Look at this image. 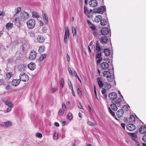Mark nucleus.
Here are the masks:
<instances>
[{
	"label": "nucleus",
	"mask_w": 146,
	"mask_h": 146,
	"mask_svg": "<svg viewBox=\"0 0 146 146\" xmlns=\"http://www.w3.org/2000/svg\"><path fill=\"white\" fill-rule=\"evenodd\" d=\"M89 3L91 7H93L97 6L98 4L96 0H90L89 2Z\"/></svg>",
	"instance_id": "nucleus-13"
},
{
	"label": "nucleus",
	"mask_w": 146,
	"mask_h": 146,
	"mask_svg": "<svg viewBox=\"0 0 146 146\" xmlns=\"http://www.w3.org/2000/svg\"><path fill=\"white\" fill-rule=\"evenodd\" d=\"M45 48V46H40L38 50L39 52L40 53H42L44 52V50Z\"/></svg>",
	"instance_id": "nucleus-35"
},
{
	"label": "nucleus",
	"mask_w": 146,
	"mask_h": 146,
	"mask_svg": "<svg viewBox=\"0 0 146 146\" xmlns=\"http://www.w3.org/2000/svg\"><path fill=\"white\" fill-rule=\"evenodd\" d=\"M68 71H69V72L70 74L72 75H73V72L70 67H68Z\"/></svg>",
	"instance_id": "nucleus-55"
},
{
	"label": "nucleus",
	"mask_w": 146,
	"mask_h": 146,
	"mask_svg": "<svg viewBox=\"0 0 146 146\" xmlns=\"http://www.w3.org/2000/svg\"><path fill=\"white\" fill-rule=\"evenodd\" d=\"M123 109H120L116 112V114L118 116V117L121 118L123 116Z\"/></svg>",
	"instance_id": "nucleus-18"
},
{
	"label": "nucleus",
	"mask_w": 146,
	"mask_h": 146,
	"mask_svg": "<svg viewBox=\"0 0 146 146\" xmlns=\"http://www.w3.org/2000/svg\"><path fill=\"white\" fill-rule=\"evenodd\" d=\"M64 110L62 109H60L59 112V114L60 115H63L64 113Z\"/></svg>",
	"instance_id": "nucleus-50"
},
{
	"label": "nucleus",
	"mask_w": 146,
	"mask_h": 146,
	"mask_svg": "<svg viewBox=\"0 0 146 146\" xmlns=\"http://www.w3.org/2000/svg\"><path fill=\"white\" fill-rule=\"evenodd\" d=\"M45 40L44 37L42 36H38L37 37V40L38 43H42L44 42Z\"/></svg>",
	"instance_id": "nucleus-21"
},
{
	"label": "nucleus",
	"mask_w": 146,
	"mask_h": 146,
	"mask_svg": "<svg viewBox=\"0 0 146 146\" xmlns=\"http://www.w3.org/2000/svg\"><path fill=\"white\" fill-rule=\"evenodd\" d=\"M5 13L4 11H2L1 12V13L0 14V16H3L5 15Z\"/></svg>",
	"instance_id": "nucleus-64"
},
{
	"label": "nucleus",
	"mask_w": 146,
	"mask_h": 146,
	"mask_svg": "<svg viewBox=\"0 0 146 146\" xmlns=\"http://www.w3.org/2000/svg\"><path fill=\"white\" fill-rule=\"evenodd\" d=\"M108 39V37L106 36L102 37L100 39V42L103 44H106Z\"/></svg>",
	"instance_id": "nucleus-12"
},
{
	"label": "nucleus",
	"mask_w": 146,
	"mask_h": 146,
	"mask_svg": "<svg viewBox=\"0 0 146 146\" xmlns=\"http://www.w3.org/2000/svg\"><path fill=\"white\" fill-rule=\"evenodd\" d=\"M105 85V87L106 88V90H108L111 87V84L110 83H106Z\"/></svg>",
	"instance_id": "nucleus-37"
},
{
	"label": "nucleus",
	"mask_w": 146,
	"mask_h": 146,
	"mask_svg": "<svg viewBox=\"0 0 146 146\" xmlns=\"http://www.w3.org/2000/svg\"><path fill=\"white\" fill-rule=\"evenodd\" d=\"M21 8L20 7H19L16 8L15 10V14L14 15H16L17 14L19 13L21 11Z\"/></svg>",
	"instance_id": "nucleus-33"
},
{
	"label": "nucleus",
	"mask_w": 146,
	"mask_h": 146,
	"mask_svg": "<svg viewBox=\"0 0 146 146\" xmlns=\"http://www.w3.org/2000/svg\"><path fill=\"white\" fill-rule=\"evenodd\" d=\"M20 17L21 21H24L29 18V15L27 12L25 11H23L20 13Z\"/></svg>",
	"instance_id": "nucleus-3"
},
{
	"label": "nucleus",
	"mask_w": 146,
	"mask_h": 146,
	"mask_svg": "<svg viewBox=\"0 0 146 146\" xmlns=\"http://www.w3.org/2000/svg\"><path fill=\"white\" fill-rule=\"evenodd\" d=\"M111 73L109 71H104L103 73V75L104 76L107 78L109 76H110Z\"/></svg>",
	"instance_id": "nucleus-26"
},
{
	"label": "nucleus",
	"mask_w": 146,
	"mask_h": 146,
	"mask_svg": "<svg viewBox=\"0 0 146 146\" xmlns=\"http://www.w3.org/2000/svg\"><path fill=\"white\" fill-rule=\"evenodd\" d=\"M96 55V59L100 58L102 55V53L101 52H98Z\"/></svg>",
	"instance_id": "nucleus-47"
},
{
	"label": "nucleus",
	"mask_w": 146,
	"mask_h": 146,
	"mask_svg": "<svg viewBox=\"0 0 146 146\" xmlns=\"http://www.w3.org/2000/svg\"><path fill=\"white\" fill-rule=\"evenodd\" d=\"M65 34L64 37V41L65 44L68 43V38H69L70 35L69 28L68 26L65 28Z\"/></svg>",
	"instance_id": "nucleus-2"
},
{
	"label": "nucleus",
	"mask_w": 146,
	"mask_h": 146,
	"mask_svg": "<svg viewBox=\"0 0 146 146\" xmlns=\"http://www.w3.org/2000/svg\"><path fill=\"white\" fill-rule=\"evenodd\" d=\"M36 24L35 21L33 19L28 20L27 22V27L29 29H33L35 27Z\"/></svg>",
	"instance_id": "nucleus-1"
},
{
	"label": "nucleus",
	"mask_w": 146,
	"mask_h": 146,
	"mask_svg": "<svg viewBox=\"0 0 146 146\" xmlns=\"http://www.w3.org/2000/svg\"><path fill=\"white\" fill-rule=\"evenodd\" d=\"M47 54H41L40 57L38 59V62H40L43 61L46 57Z\"/></svg>",
	"instance_id": "nucleus-22"
},
{
	"label": "nucleus",
	"mask_w": 146,
	"mask_h": 146,
	"mask_svg": "<svg viewBox=\"0 0 146 146\" xmlns=\"http://www.w3.org/2000/svg\"><path fill=\"white\" fill-rule=\"evenodd\" d=\"M127 129L130 131H133L135 129V127L133 124L129 123L128 124L127 126Z\"/></svg>",
	"instance_id": "nucleus-11"
},
{
	"label": "nucleus",
	"mask_w": 146,
	"mask_h": 146,
	"mask_svg": "<svg viewBox=\"0 0 146 146\" xmlns=\"http://www.w3.org/2000/svg\"><path fill=\"white\" fill-rule=\"evenodd\" d=\"M135 142L136 143V145L137 146H140L139 143L138 142L137 140H135Z\"/></svg>",
	"instance_id": "nucleus-62"
},
{
	"label": "nucleus",
	"mask_w": 146,
	"mask_h": 146,
	"mask_svg": "<svg viewBox=\"0 0 146 146\" xmlns=\"http://www.w3.org/2000/svg\"><path fill=\"white\" fill-rule=\"evenodd\" d=\"M108 109L110 113L113 116H114L115 115V113L111 110L110 107L108 108Z\"/></svg>",
	"instance_id": "nucleus-44"
},
{
	"label": "nucleus",
	"mask_w": 146,
	"mask_h": 146,
	"mask_svg": "<svg viewBox=\"0 0 146 146\" xmlns=\"http://www.w3.org/2000/svg\"><path fill=\"white\" fill-rule=\"evenodd\" d=\"M37 54V53L34 50H32L30 53L29 58L31 60H34L36 58Z\"/></svg>",
	"instance_id": "nucleus-7"
},
{
	"label": "nucleus",
	"mask_w": 146,
	"mask_h": 146,
	"mask_svg": "<svg viewBox=\"0 0 146 146\" xmlns=\"http://www.w3.org/2000/svg\"><path fill=\"white\" fill-rule=\"evenodd\" d=\"M60 84L62 87H63L64 84V82L63 78H61L60 80Z\"/></svg>",
	"instance_id": "nucleus-45"
},
{
	"label": "nucleus",
	"mask_w": 146,
	"mask_h": 146,
	"mask_svg": "<svg viewBox=\"0 0 146 146\" xmlns=\"http://www.w3.org/2000/svg\"><path fill=\"white\" fill-rule=\"evenodd\" d=\"M129 135L131 136V138L133 140H134L135 141V139L137 137L135 133H130Z\"/></svg>",
	"instance_id": "nucleus-34"
},
{
	"label": "nucleus",
	"mask_w": 146,
	"mask_h": 146,
	"mask_svg": "<svg viewBox=\"0 0 146 146\" xmlns=\"http://www.w3.org/2000/svg\"><path fill=\"white\" fill-rule=\"evenodd\" d=\"M28 67L31 70H33L36 68V65L35 63L31 62L28 64Z\"/></svg>",
	"instance_id": "nucleus-20"
},
{
	"label": "nucleus",
	"mask_w": 146,
	"mask_h": 146,
	"mask_svg": "<svg viewBox=\"0 0 146 146\" xmlns=\"http://www.w3.org/2000/svg\"><path fill=\"white\" fill-rule=\"evenodd\" d=\"M115 79V77L114 75L112 76L111 74L110 76H109L108 78H107V80L110 82H113Z\"/></svg>",
	"instance_id": "nucleus-28"
},
{
	"label": "nucleus",
	"mask_w": 146,
	"mask_h": 146,
	"mask_svg": "<svg viewBox=\"0 0 146 146\" xmlns=\"http://www.w3.org/2000/svg\"><path fill=\"white\" fill-rule=\"evenodd\" d=\"M2 101L5 104L9 107H14V105L12 102L5 99L3 100Z\"/></svg>",
	"instance_id": "nucleus-9"
},
{
	"label": "nucleus",
	"mask_w": 146,
	"mask_h": 146,
	"mask_svg": "<svg viewBox=\"0 0 146 146\" xmlns=\"http://www.w3.org/2000/svg\"><path fill=\"white\" fill-rule=\"evenodd\" d=\"M15 21L17 23H19L20 21H21L20 18L19 17H17L15 19Z\"/></svg>",
	"instance_id": "nucleus-52"
},
{
	"label": "nucleus",
	"mask_w": 146,
	"mask_h": 146,
	"mask_svg": "<svg viewBox=\"0 0 146 146\" xmlns=\"http://www.w3.org/2000/svg\"><path fill=\"white\" fill-rule=\"evenodd\" d=\"M123 108L125 111H128V108L127 106L125 105H124L123 106Z\"/></svg>",
	"instance_id": "nucleus-48"
},
{
	"label": "nucleus",
	"mask_w": 146,
	"mask_h": 146,
	"mask_svg": "<svg viewBox=\"0 0 146 146\" xmlns=\"http://www.w3.org/2000/svg\"><path fill=\"white\" fill-rule=\"evenodd\" d=\"M142 140L144 142H146V134L144 135L143 137Z\"/></svg>",
	"instance_id": "nucleus-56"
},
{
	"label": "nucleus",
	"mask_w": 146,
	"mask_h": 146,
	"mask_svg": "<svg viewBox=\"0 0 146 146\" xmlns=\"http://www.w3.org/2000/svg\"><path fill=\"white\" fill-rule=\"evenodd\" d=\"M129 121L130 122L132 123L135 121V119L134 116L133 115H130L129 119Z\"/></svg>",
	"instance_id": "nucleus-30"
},
{
	"label": "nucleus",
	"mask_w": 146,
	"mask_h": 146,
	"mask_svg": "<svg viewBox=\"0 0 146 146\" xmlns=\"http://www.w3.org/2000/svg\"><path fill=\"white\" fill-rule=\"evenodd\" d=\"M68 84L70 89L71 90H73V89L72 87V85L71 81L69 79H68Z\"/></svg>",
	"instance_id": "nucleus-41"
},
{
	"label": "nucleus",
	"mask_w": 146,
	"mask_h": 146,
	"mask_svg": "<svg viewBox=\"0 0 146 146\" xmlns=\"http://www.w3.org/2000/svg\"><path fill=\"white\" fill-rule=\"evenodd\" d=\"M100 66L101 68L104 70H109V64L107 62H104L100 64Z\"/></svg>",
	"instance_id": "nucleus-5"
},
{
	"label": "nucleus",
	"mask_w": 146,
	"mask_h": 146,
	"mask_svg": "<svg viewBox=\"0 0 146 146\" xmlns=\"http://www.w3.org/2000/svg\"><path fill=\"white\" fill-rule=\"evenodd\" d=\"M20 80L19 79H14L12 82V84L14 86H17L19 84Z\"/></svg>",
	"instance_id": "nucleus-15"
},
{
	"label": "nucleus",
	"mask_w": 146,
	"mask_h": 146,
	"mask_svg": "<svg viewBox=\"0 0 146 146\" xmlns=\"http://www.w3.org/2000/svg\"><path fill=\"white\" fill-rule=\"evenodd\" d=\"M93 34L95 37H96L98 35V33L96 31H95L93 33Z\"/></svg>",
	"instance_id": "nucleus-53"
},
{
	"label": "nucleus",
	"mask_w": 146,
	"mask_h": 146,
	"mask_svg": "<svg viewBox=\"0 0 146 146\" xmlns=\"http://www.w3.org/2000/svg\"><path fill=\"white\" fill-rule=\"evenodd\" d=\"M12 73L11 72H8L6 73V75L7 78L8 79H10L12 76Z\"/></svg>",
	"instance_id": "nucleus-40"
},
{
	"label": "nucleus",
	"mask_w": 146,
	"mask_h": 146,
	"mask_svg": "<svg viewBox=\"0 0 146 146\" xmlns=\"http://www.w3.org/2000/svg\"><path fill=\"white\" fill-rule=\"evenodd\" d=\"M62 108L63 109L62 110H65L66 109V106L64 104H62Z\"/></svg>",
	"instance_id": "nucleus-60"
},
{
	"label": "nucleus",
	"mask_w": 146,
	"mask_h": 146,
	"mask_svg": "<svg viewBox=\"0 0 146 146\" xmlns=\"http://www.w3.org/2000/svg\"><path fill=\"white\" fill-rule=\"evenodd\" d=\"M20 81H22L23 82L27 81L29 80L28 76L25 73H22L20 74L19 79Z\"/></svg>",
	"instance_id": "nucleus-4"
},
{
	"label": "nucleus",
	"mask_w": 146,
	"mask_h": 146,
	"mask_svg": "<svg viewBox=\"0 0 146 146\" xmlns=\"http://www.w3.org/2000/svg\"><path fill=\"white\" fill-rule=\"evenodd\" d=\"M68 118L70 120H71L73 118V115L71 113H69L68 115Z\"/></svg>",
	"instance_id": "nucleus-42"
},
{
	"label": "nucleus",
	"mask_w": 146,
	"mask_h": 146,
	"mask_svg": "<svg viewBox=\"0 0 146 146\" xmlns=\"http://www.w3.org/2000/svg\"><path fill=\"white\" fill-rule=\"evenodd\" d=\"M139 132L142 134H145L146 133V127L145 126H142L139 129Z\"/></svg>",
	"instance_id": "nucleus-14"
},
{
	"label": "nucleus",
	"mask_w": 146,
	"mask_h": 146,
	"mask_svg": "<svg viewBox=\"0 0 146 146\" xmlns=\"http://www.w3.org/2000/svg\"><path fill=\"white\" fill-rule=\"evenodd\" d=\"M105 9V6H101L98 9H94V13H98L102 14L104 12Z\"/></svg>",
	"instance_id": "nucleus-6"
},
{
	"label": "nucleus",
	"mask_w": 146,
	"mask_h": 146,
	"mask_svg": "<svg viewBox=\"0 0 146 146\" xmlns=\"http://www.w3.org/2000/svg\"><path fill=\"white\" fill-rule=\"evenodd\" d=\"M87 124L90 126H95L97 125V123L94 121V122H91L90 121H87Z\"/></svg>",
	"instance_id": "nucleus-29"
},
{
	"label": "nucleus",
	"mask_w": 146,
	"mask_h": 146,
	"mask_svg": "<svg viewBox=\"0 0 146 146\" xmlns=\"http://www.w3.org/2000/svg\"><path fill=\"white\" fill-rule=\"evenodd\" d=\"M115 103L119 107L124 103V101L122 100L121 98H118L116 100Z\"/></svg>",
	"instance_id": "nucleus-16"
},
{
	"label": "nucleus",
	"mask_w": 146,
	"mask_h": 146,
	"mask_svg": "<svg viewBox=\"0 0 146 146\" xmlns=\"http://www.w3.org/2000/svg\"><path fill=\"white\" fill-rule=\"evenodd\" d=\"M106 90L104 88L102 89V94H105L106 93Z\"/></svg>",
	"instance_id": "nucleus-63"
},
{
	"label": "nucleus",
	"mask_w": 146,
	"mask_h": 146,
	"mask_svg": "<svg viewBox=\"0 0 146 146\" xmlns=\"http://www.w3.org/2000/svg\"><path fill=\"white\" fill-rule=\"evenodd\" d=\"M13 26V24L10 23H7L6 25V28L8 30L11 29Z\"/></svg>",
	"instance_id": "nucleus-32"
},
{
	"label": "nucleus",
	"mask_w": 146,
	"mask_h": 146,
	"mask_svg": "<svg viewBox=\"0 0 146 146\" xmlns=\"http://www.w3.org/2000/svg\"><path fill=\"white\" fill-rule=\"evenodd\" d=\"M72 33L73 34V36L74 37L75 36L76 34V29L74 26L72 27Z\"/></svg>",
	"instance_id": "nucleus-31"
},
{
	"label": "nucleus",
	"mask_w": 146,
	"mask_h": 146,
	"mask_svg": "<svg viewBox=\"0 0 146 146\" xmlns=\"http://www.w3.org/2000/svg\"><path fill=\"white\" fill-rule=\"evenodd\" d=\"M102 78L100 77H98L97 79V81L98 83L99 87L102 88H103L104 86H105V85H104L102 82Z\"/></svg>",
	"instance_id": "nucleus-10"
},
{
	"label": "nucleus",
	"mask_w": 146,
	"mask_h": 146,
	"mask_svg": "<svg viewBox=\"0 0 146 146\" xmlns=\"http://www.w3.org/2000/svg\"><path fill=\"white\" fill-rule=\"evenodd\" d=\"M102 16L100 15L96 16L94 19L95 21L98 23L100 21H101L102 20Z\"/></svg>",
	"instance_id": "nucleus-27"
},
{
	"label": "nucleus",
	"mask_w": 146,
	"mask_h": 146,
	"mask_svg": "<svg viewBox=\"0 0 146 146\" xmlns=\"http://www.w3.org/2000/svg\"><path fill=\"white\" fill-rule=\"evenodd\" d=\"M36 136L38 138H41L42 137V135L40 133H37L36 134Z\"/></svg>",
	"instance_id": "nucleus-49"
},
{
	"label": "nucleus",
	"mask_w": 146,
	"mask_h": 146,
	"mask_svg": "<svg viewBox=\"0 0 146 146\" xmlns=\"http://www.w3.org/2000/svg\"><path fill=\"white\" fill-rule=\"evenodd\" d=\"M47 29L46 27H44L42 29V31L44 33H46L47 32Z\"/></svg>",
	"instance_id": "nucleus-54"
},
{
	"label": "nucleus",
	"mask_w": 146,
	"mask_h": 146,
	"mask_svg": "<svg viewBox=\"0 0 146 146\" xmlns=\"http://www.w3.org/2000/svg\"><path fill=\"white\" fill-rule=\"evenodd\" d=\"M77 105L78 106V107L80 109H83L82 106L81 104L80 103H79L77 104Z\"/></svg>",
	"instance_id": "nucleus-58"
},
{
	"label": "nucleus",
	"mask_w": 146,
	"mask_h": 146,
	"mask_svg": "<svg viewBox=\"0 0 146 146\" xmlns=\"http://www.w3.org/2000/svg\"><path fill=\"white\" fill-rule=\"evenodd\" d=\"M44 19L46 21V23L48 24V18L47 15L45 14L43 16Z\"/></svg>",
	"instance_id": "nucleus-38"
},
{
	"label": "nucleus",
	"mask_w": 146,
	"mask_h": 146,
	"mask_svg": "<svg viewBox=\"0 0 146 146\" xmlns=\"http://www.w3.org/2000/svg\"><path fill=\"white\" fill-rule=\"evenodd\" d=\"M1 125L6 127H9L12 125V123L11 121H9L2 122Z\"/></svg>",
	"instance_id": "nucleus-19"
},
{
	"label": "nucleus",
	"mask_w": 146,
	"mask_h": 146,
	"mask_svg": "<svg viewBox=\"0 0 146 146\" xmlns=\"http://www.w3.org/2000/svg\"><path fill=\"white\" fill-rule=\"evenodd\" d=\"M107 23V22L106 19H103L101 20L100 24L102 26L106 25Z\"/></svg>",
	"instance_id": "nucleus-36"
},
{
	"label": "nucleus",
	"mask_w": 146,
	"mask_h": 146,
	"mask_svg": "<svg viewBox=\"0 0 146 146\" xmlns=\"http://www.w3.org/2000/svg\"><path fill=\"white\" fill-rule=\"evenodd\" d=\"M117 106V105L116 104H115L114 103L110 105L111 109L114 111L117 110L118 109Z\"/></svg>",
	"instance_id": "nucleus-24"
},
{
	"label": "nucleus",
	"mask_w": 146,
	"mask_h": 146,
	"mask_svg": "<svg viewBox=\"0 0 146 146\" xmlns=\"http://www.w3.org/2000/svg\"><path fill=\"white\" fill-rule=\"evenodd\" d=\"M78 95L80 96H81L82 95V92L81 90L79 88H78Z\"/></svg>",
	"instance_id": "nucleus-51"
},
{
	"label": "nucleus",
	"mask_w": 146,
	"mask_h": 146,
	"mask_svg": "<svg viewBox=\"0 0 146 146\" xmlns=\"http://www.w3.org/2000/svg\"><path fill=\"white\" fill-rule=\"evenodd\" d=\"M4 81L3 80L0 79V85H2L4 84Z\"/></svg>",
	"instance_id": "nucleus-61"
},
{
	"label": "nucleus",
	"mask_w": 146,
	"mask_h": 146,
	"mask_svg": "<svg viewBox=\"0 0 146 146\" xmlns=\"http://www.w3.org/2000/svg\"><path fill=\"white\" fill-rule=\"evenodd\" d=\"M102 34L104 35H107L109 33V30L107 28H102L101 31Z\"/></svg>",
	"instance_id": "nucleus-17"
},
{
	"label": "nucleus",
	"mask_w": 146,
	"mask_h": 146,
	"mask_svg": "<svg viewBox=\"0 0 146 146\" xmlns=\"http://www.w3.org/2000/svg\"><path fill=\"white\" fill-rule=\"evenodd\" d=\"M32 16L33 17L37 18L39 17L38 14L36 12L33 11L32 13Z\"/></svg>",
	"instance_id": "nucleus-39"
},
{
	"label": "nucleus",
	"mask_w": 146,
	"mask_h": 146,
	"mask_svg": "<svg viewBox=\"0 0 146 146\" xmlns=\"http://www.w3.org/2000/svg\"><path fill=\"white\" fill-rule=\"evenodd\" d=\"M102 58H99V59L97 61V63L98 64H99L100 62L102 61Z\"/></svg>",
	"instance_id": "nucleus-57"
},
{
	"label": "nucleus",
	"mask_w": 146,
	"mask_h": 146,
	"mask_svg": "<svg viewBox=\"0 0 146 146\" xmlns=\"http://www.w3.org/2000/svg\"><path fill=\"white\" fill-rule=\"evenodd\" d=\"M104 52L105 54V55L106 56H108L110 55V50L108 48H106L104 50Z\"/></svg>",
	"instance_id": "nucleus-25"
},
{
	"label": "nucleus",
	"mask_w": 146,
	"mask_h": 146,
	"mask_svg": "<svg viewBox=\"0 0 146 146\" xmlns=\"http://www.w3.org/2000/svg\"><path fill=\"white\" fill-rule=\"evenodd\" d=\"M84 13L85 14H89V13L88 11V9L87 7L84 6Z\"/></svg>",
	"instance_id": "nucleus-43"
},
{
	"label": "nucleus",
	"mask_w": 146,
	"mask_h": 146,
	"mask_svg": "<svg viewBox=\"0 0 146 146\" xmlns=\"http://www.w3.org/2000/svg\"><path fill=\"white\" fill-rule=\"evenodd\" d=\"M117 97V94L114 92L111 93L108 95V97L110 99L112 100L115 99Z\"/></svg>",
	"instance_id": "nucleus-8"
},
{
	"label": "nucleus",
	"mask_w": 146,
	"mask_h": 146,
	"mask_svg": "<svg viewBox=\"0 0 146 146\" xmlns=\"http://www.w3.org/2000/svg\"><path fill=\"white\" fill-rule=\"evenodd\" d=\"M13 108V107H9L7 109L6 111H4V112L5 113H7L9 112L11 110L12 108Z\"/></svg>",
	"instance_id": "nucleus-46"
},
{
	"label": "nucleus",
	"mask_w": 146,
	"mask_h": 146,
	"mask_svg": "<svg viewBox=\"0 0 146 146\" xmlns=\"http://www.w3.org/2000/svg\"><path fill=\"white\" fill-rule=\"evenodd\" d=\"M90 28L92 30H94L95 31L97 30V29L95 26H91Z\"/></svg>",
	"instance_id": "nucleus-59"
},
{
	"label": "nucleus",
	"mask_w": 146,
	"mask_h": 146,
	"mask_svg": "<svg viewBox=\"0 0 146 146\" xmlns=\"http://www.w3.org/2000/svg\"><path fill=\"white\" fill-rule=\"evenodd\" d=\"M101 48L100 45L98 41L96 42V50L97 51V53H98L101 50Z\"/></svg>",
	"instance_id": "nucleus-23"
}]
</instances>
